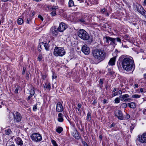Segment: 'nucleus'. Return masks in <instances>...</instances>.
Returning a JSON list of instances; mask_svg holds the SVG:
<instances>
[{"label":"nucleus","instance_id":"e2e57ef3","mask_svg":"<svg viewBox=\"0 0 146 146\" xmlns=\"http://www.w3.org/2000/svg\"><path fill=\"white\" fill-rule=\"evenodd\" d=\"M97 103V101L96 100H94L92 104H96Z\"/></svg>","mask_w":146,"mask_h":146},{"label":"nucleus","instance_id":"dca6fc26","mask_svg":"<svg viewBox=\"0 0 146 146\" xmlns=\"http://www.w3.org/2000/svg\"><path fill=\"white\" fill-rule=\"evenodd\" d=\"M72 135L77 139H78L80 138V136L79 135L78 132L76 129H74L73 130Z\"/></svg>","mask_w":146,"mask_h":146},{"label":"nucleus","instance_id":"13d9d810","mask_svg":"<svg viewBox=\"0 0 146 146\" xmlns=\"http://www.w3.org/2000/svg\"><path fill=\"white\" fill-rule=\"evenodd\" d=\"M77 106L79 108H80L81 107V105L80 104H78L77 105Z\"/></svg>","mask_w":146,"mask_h":146},{"label":"nucleus","instance_id":"de8ad7c7","mask_svg":"<svg viewBox=\"0 0 146 146\" xmlns=\"http://www.w3.org/2000/svg\"><path fill=\"white\" fill-rule=\"evenodd\" d=\"M6 146H15L14 144H12L11 145H9L8 143H7L6 144Z\"/></svg>","mask_w":146,"mask_h":146},{"label":"nucleus","instance_id":"1a4fd4ad","mask_svg":"<svg viewBox=\"0 0 146 146\" xmlns=\"http://www.w3.org/2000/svg\"><path fill=\"white\" fill-rule=\"evenodd\" d=\"M67 28V26L64 23H60L59 25L58 29L59 32H63Z\"/></svg>","mask_w":146,"mask_h":146},{"label":"nucleus","instance_id":"79ce46f5","mask_svg":"<svg viewBox=\"0 0 146 146\" xmlns=\"http://www.w3.org/2000/svg\"><path fill=\"white\" fill-rule=\"evenodd\" d=\"M26 70V68L25 67H23V70L22 71V74H24L25 73Z\"/></svg>","mask_w":146,"mask_h":146},{"label":"nucleus","instance_id":"603ef678","mask_svg":"<svg viewBox=\"0 0 146 146\" xmlns=\"http://www.w3.org/2000/svg\"><path fill=\"white\" fill-rule=\"evenodd\" d=\"M56 78V76L55 74H53V76H52V78L53 79L54 78Z\"/></svg>","mask_w":146,"mask_h":146},{"label":"nucleus","instance_id":"4468645a","mask_svg":"<svg viewBox=\"0 0 146 146\" xmlns=\"http://www.w3.org/2000/svg\"><path fill=\"white\" fill-rule=\"evenodd\" d=\"M129 97V95L127 94L121 95L119 96L120 100L121 101L123 100L124 102H127L130 100V99L128 98Z\"/></svg>","mask_w":146,"mask_h":146},{"label":"nucleus","instance_id":"6e6552de","mask_svg":"<svg viewBox=\"0 0 146 146\" xmlns=\"http://www.w3.org/2000/svg\"><path fill=\"white\" fill-rule=\"evenodd\" d=\"M136 7L137 10L138 12L143 16H146V12L141 5H137Z\"/></svg>","mask_w":146,"mask_h":146},{"label":"nucleus","instance_id":"69168bd1","mask_svg":"<svg viewBox=\"0 0 146 146\" xmlns=\"http://www.w3.org/2000/svg\"><path fill=\"white\" fill-rule=\"evenodd\" d=\"M99 138L101 140H102V135H100Z\"/></svg>","mask_w":146,"mask_h":146},{"label":"nucleus","instance_id":"c9c22d12","mask_svg":"<svg viewBox=\"0 0 146 146\" xmlns=\"http://www.w3.org/2000/svg\"><path fill=\"white\" fill-rule=\"evenodd\" d=\"M79 21L82 23H84L86 21V19L84 18H81L79 19Z\"/></svg>","mask_w":146,"mask_h":146},{"label":"nucleus","instance_id":"37998d69","mask_svg":"<svg viewBox=\"0 0 146 146\" xmlns=\"http://www.w3.org/2000/svg\"><path fill=\"white\" fill-rule=\"evenodd\" d=\"M37 105H35L34 106H33V110L34 111H36V109H37Z\"/></svg>","mask_w":146,"mask_h":146},{"label":"nucleus","instance_id":"aec40b11","mask_svg":"<svg viewBox=\"0 0 146 146\" xmlns=\"http://www.w3.org/2000/svg\"><path fill=\"white\" fill-rule=\"evenodd\" d=\"M42 43L44 47L45 48V49L46 50H49V48L50 46V45L47 43L46 42H45L44 43L43 42H42Z\"/></svg>","mask_w":146,"mask_h":146},{"label":"nucleus","instance_id":"ddd939ff","mask_svg":"<svg viewBox=\"0 0 146 146\" xmlns=\"http://www.w3.org/2000/svg\"><path fill=\"white\" fill-rule=\"evenodd\" d=\"M58 29L55 27H52L50 29V32L53 36H56L58 33Z\"/></svg>","mask_w":146,"mask_h":146},{"label":"nucleus","instance_id":"0eeeda50","mask_svg":"<svg viewBox=\"0 0 146 146\" xmlns=\"http://www.w3.org/2000/svg\"><path fill=\"white\" fill-rule=\"evenodd\" d=\"M138 141L141 143H146V133H144L141 135H138L136 142Z\"/></svg>","mask_w":146,"mask_h":146},{"label":"nucleus","instance_id":"7c9ffc66","mask_svg":"<svg viewBox=\"0 0 146 146\" xmlns=\"http://www.w3.org/2000/svg\"><path fill=\"white\" fill-rule=\"evenodd\" d=\"M121 106L122 108H125L127 107V105L126 103H124L121 105Z\"/></svg>","mask_w":146,"mask_h":146},{"label":"nucleus","instance_id":"9b49d317","mask_svg":"<svg viewBox=\"0 0 146 146\" xmlns=\"http://www.w3.org/2000/svg\"><path fill=\"white\" fill-rule=\"evenodd\" d=\"M82 52L85 54L88 55L90 52L89 48L86 45H84L82 47Z\"/></svg>","mask_w":146,"mask_h":146},{"label":"nucleus","instance_id":"a211bd4d","mask_svg":"<svg viewBox=\"0 0 146 146\" xmlns=\"http://www.w3.org/2000/svg\"><path fill=\"white\" fill-rule=\"evenodd\" d=\"M116 56L113 57L111 58L108 62V64L110 65H114L115 64V61Z\"/></svg>","mask_w":146,"mask_h":146},{"label":"nucleus","instance_id":"72a5a7b5","mask_svg":"<svg viewBox=\"0 0 146 146\" xmlns=\"http://www.w3.org/2000/svg\"><path fill=\"white\" fill-rule=\"evenodd\" d=\"M140 96L138 94H135L132 96V98H139Z\"/></svg>","mask_w":146,"mask_h":146},{"label":"nucleus","instance_id":"49530a36","mask_svg":"<svg viewBox=\"0 0 146 146\" xmlns=\"http://www.w3.org/2000/svg\"><path fill=\"white\" fill-rule=\"evenodd\" d=\"M38 17L40 18L41 20L42 21H43L44 20V19L43 17L40 15H39L38 16Z\"/></svg>","mask_w":146,"mask_h":146},{"label":"nucleus","instance_id":"b1692460","mask_svg":"<svg viewBox=\"0 0 146 146\" xmlns=\"http://www.w3.org/2000/svg\"><path fill=\"white\" fill-rule=\"evenodd\" d=\"M35 92V89L34 88H33V89H31L30 90V94L31 96H33Z\"/></svg>","mask_w":146,"mask_h":146},{"label":"nucleus","instance_id":"20e7f679","mask_svg":"<svg viewBox=\"0 0 146 146\" xmlns=\"http://www.w3.org/2000/svg\"><path fill=\"white\" fill-rule=\"evenodd\" d=\"M78 34L80 38L84 40H88L90 37L88 33L83 29L80 30L78 32Z\"/></svg>","mask_w":146,"mask_h":146},{"label":"nucleus","instance_id":"3c124183","mask_svg":"<svg viewBox=\"0 0 146 146\" xmlns=\"http://www.w3.org/2000/svg\"><path fill=\"white\" fill-rule=\"evenodd\" d=\"M115 124L114 123H113L111 125H110V128L113 127L115 126Z\"/></svg>","mask_w":146,"mask_h":146},{"label":"nucleus","instance_id":"4c0bfd02","mask_svg":"<svg viewBox=\"0 0 146 146\" xmlns=\"http://www.w3.org/2000/svg\"><path fill=\"white\" fill-rule=\"evenodd\" d=\"M51 15L52 16H54L56 14V13L55 11H53L51 13Z\"/></svg>","mask_w":146,"mask_h":146},{"label":"nucleus","instance_id":"8fccbe9b","mask_svg":"<svg viewBox=\"0 0 146 146\" xmlns=\"http://www.w3.org/2000/svg\"><path fill=\"white\" fill-rule=\"evenodd\" d=\"M26 78L27 80H28L29 79V75L28 74H26Z\"/></svg>","mask_w":146,"mask_h":146},{"label":"nucleus","instance_id":"58836bf2","mask_svg":"<svg viewBox=\"0 0 146 146\" xmlns=\"http://www.w3.org/2000/svg\"><path fill=\"white\" fill-rule=\"evenodd\" d=\"M82 143L84 146H89L85 141H82Z\"/></svg>","mask_w":146,"mask_h":146},{"label":"nucleus","instance_id":"c85d7f7f","mask_svg":"<svg viewBox=\"0 0 146 146\" xmlns=\"http://www.w3.org/2000/svg\"><path fill=\"white\" fill-rule=\"evenodd\" d=\"M135 127V125L132 124H131L130 125V131L131 133H132V131L134 129V127Z\"/></svg>","mask_w":146,"mask_h":146},{"label":"nucleus","instance_id":"864d4df0","mask_svg":"<svg viewBox=\"0 0 146 146\" xmlns=\"http://www.w3.org/2000/svg\"><path fill=\"white\" fill-rule=\"evenodd\" d=\"M143 5L144 6L146 5V0H145L143 3Z\"/></svg>","mask_w":146,"mask_h":146},{"label":"nucleus","instance_id":"cd10ccee","mask_svg":"<svg viewBox=\"0 0 146 146\" xmlns=\"http://www.w3.org/2000/svg\"><path fill=\"white\" fill-rule=\"evenodd\" d=\"M87 117V118L86 119L88 121H90L91 120V114L90 113L88 112V113Z\"/></svg>","mask_w":146,"mask_h":146},{"label":"nucleus","instance_id":"423d86ee","mask_svg":"<svg viewBox=\"0 0 146 146\" xmlns=\"http://www.w3.org/2000/svg\"><path fill=\"white\" fill-rule=\"evenodd\" d=\"M104 39L107 43L110 44H116L115 43V38L108 36H105L104 38Z\"/></svg>","mask_w":146,"mask_h":146},{"label":"nucleus","instance_id":"052dcab7","mask_svg":"<svg viewBox=\"0 0 146 146\" xmlns=\"http://www.w3.org/2000/svg\"><path fill=\"white\" fill-rule=\"evenodd\" d=\"M104 14H105L106 15V16L107 17H108L109 15V14L108 12H106L105 13H104Z\"/></svg>","mask_w":146,"mask_h":146},{"label":"nucleus","instance_id":"a18cd8bd","mask_svg":"<svg viewBox=\"0 0 146 146\" xmlns=\"http://www.w3.org/2000/svg\"><path fill=\"white\" fill-rule=\"evenodd\" d=\"M115 41L116 40L117 42H121V40L120 38H115Z\"/></svg>","mask_w":146,"mask_h":146},{"label":"nucleus","instance_id":"680f3d73","mask_svg":"<svg viewBox=\"0 0 146 146\" xmlns=\"http://www.w3.org/2000/svg\"><path fill=\"white\" fill-rule=\"evenodd\" d=\"M31 97H32V96H31V95H30V96H29L28 97V98H27V99L28 100H29L30 99V98H31Z\"/></svg>","mask_w":146,"mask_h":146},{"label":"nucleus","instance_id":"a19ab883","mask_svg":"<svg viewBox=\"0 0 146 146\" xmlns=\"http://www.w3.org/2000/svg\"><path fill=\"white\" fill-rule=\"evenodd\" d=\"M101 13L103 14H104V13L106 12V10L105 8H103L101 10Z\"/></svg>","mask_w":146,"mask_h":146},{"label":"nucleus","instance_id":"473e14b6","mask_svg":"<svg viewBox=\"0 0 146 146\" xmlns=\"http://www.w3.org/2000/svg\"><path fill=\"white\" fill-rule=\"evenodd\" d=\"M51 142L54 146H58V145L56 143L54 140H52Z\"/></svg>","mask_w":146,"mask_h":146},{"label":"nucleus","instance_id":"c03bdc74","mask_svg":"<svg viewBox=\"0 0 146 146\" xmlns=\"http://www.w3.org/2000/svg\"><path fill=\"white\" fill-rule=\"evenodd\" d=\"M130 118V115L129 114H126L125 117V118L126 119H128Z\"/></svg>","mask_w":146,"mask_h":146},{"label":"nucleus","instance_id":"39448f33","mask_svg":"<svg viewBox=\"0 0 146 146\" xmlns=\"http://www.w3.org/2000/svg\"><path fill=\"white\" fill-rule=\"evenodd\" d=\"M31 137L33 141L36 142L40 141L42 139L41 135L40 134L37 133L32 134L31 136Z\"/></svg>","mask_w":146,"mask_h":146},{"label":"nucleus","instance_id":"0e129e2a","mask_svg":"<svg viewBox=\"0 0 146 146\" xmlns=\"http://www.w3.org/2000/svg\"><path fill=\"white\" fill-rule=\"evenodd\" d=\"M134 86H135V88H137L138 87V85L137 84L134 85Z\"/></svg>","mask_w":146,"mask_h":146},{"label":"nucleus","instance_id":"393cba45","mask_svg":"<svg viewBox=\"0 0 146 146\" xmlns=\"http://www.w3.org/2000/svg\"><path fill=\"white\" fill-rule=\"evenodd\" d=\"M74 3L72 0H70L68 2V6L69 7H71L74 5Z\"/></svg>","mask_w":146,"mask_h":146},{"label":"nucleus","instance_id":"4d7b16f0","mask_svg":"<svg viewBox=\"0 0 146 146\" xmlns=\"http://www.w3.org/2000/svg\"><path fill=\"white\" fill-rule=\"evenodd\" d=\"M46 77V75H43L42 77V79L43 80H45Z\"/></svg>","mask_w":146,"mask_h":146},{"label":"nucleus","instance_id":"338daca9","mask_svg":"<svg viewBox=\"0 0 146 146\" xmlns=\"http://www.w3.org/2000/svg\"><path fill=\"white\" fill-rule=\"evenodd\" d=\"M106 102V100L104 99L103 101V103L105 104Z\"/></svg>","mask_w":146,"mask_h":146},{"label":"nucleus","instance_id":"6ab92c4d","mask_svg":"<svg viewBox=\"0 0 146 146\" xmlns=\"http://www.w3.org/2000/svg\"><path fill=\"white\" fill-rule=\"evenodd\" d=\"M63 115L61 113H60L58 114V120L60 122H62L63 121Z\"/></svg>","mask_w":146,"mask_h":146},{"label":"nucleus","instance_id":"bf43d9fd","mask_svg":"<svg viewBox=\"0 0 146 146\" xmlns=\"http://www.w3.org/2000/svg\"><path fill=\"white\" fill-rule=\"evenodd\" d=\"M117 95V93L116 92H114L113 94L112 95V96H115L116 95Z\"/></svg>","mask_w":146,"mask_h":146},{"label":"nucleus","instance_id":"c756f323","mask_svg":"<svg viewBox=\"0 0 146 146\" xmlns=\"http://www.w3.org/2000/svg\"><path fill=\"white\" fill-rule=\"evenodd\" d=\"M99 86L100 87V88H102L103 86L102 84H103V81L102 79H100L99 81Z\"/></svg>","mask_w":146,"mask_h":146},{"label":"nucleus","instance_id":"f8f14e48","mask_svg":"<svg viewBox=\"0 0 146 146\" xmlns=\"http://www.w3.org/2000/svg\"><path fill=\"white\" fill-rule=\"evenodd\" d=\"M115 115L120 120L123 119L122 111L119 110H116L115 112Z\"/></svg>","mask_w":146,"mask_h":146},{"label":"nucleus","instance_id":"09e8293b","mask_svg":"<svg viewBox=\"0 0 146 146\" xmlns=\"http://www.w3.org/2000/svg\"><path fill=\"white\" fill-rule=\"evenodd\" d=\"M140 91L141 92H145V89L144 88H141L140 89Z\"/></svg>","mask_w":146,"mask_h":146},{"label":"nucleus","instance_id":"412c9836","mask_svg":"<svg viewBox=\"0 0 146 146\" xmlns=\"http://www.w3.org/2000/svg\"><path fill=\"white\" fill-rule=\"evenodd\" d=\"M51 88L50 84V83H46L44 86V89L45 90L48 89L49 90Z\"/></svg>","mask_w":146,"mask_h":146},{"label":"nucleus","instance_id":"774afa93","mask_svg":"<svg viewBox=\"0 0 146 146\" xmlns=\"http://www.w3.org/2000/svg\"><path fill=\"white\" fill-rule=\"evenodd\" d=\"M116 91V88H114L113 89V92H115V91Z\"/></svg>","mask_w":146,"mask_h":146},{"label":"nucleus","instance_id":"5fc2aeb1","mask_svg":"<svg viewBox=\"0 0 146 146\" xmlns=\"http://www.w3.org/2000/svg\"><path fill=\"white\" fill-rule=\"evenodd\" d=\"M31 21V19H27V21H26V22L27 23H29Z\"/></svg>","mask_w":146,"mask_h":146},{"label":"nucleus","instance_id":"f03ea898","mask_svg":"<svg viewBox=\"0 0 146 146\" xmlns=\"http://www.w3.org/2000/svg\"><path fill=\"white\" fill-rule=\"evenodd\" d=\"M93 56L96 60L100 62L103 60L106 56V53L103 50L95 49L92 52Z\"/></svg>","mask_w":146,"mask_h":146},{"label":"nucleus","instance_id":"2f4dec72","mask_svg":"<svg viewBox=\"0 0 146 146\" xmlns=\"http://www.w3.org/2000/svg\"><path fill=\"white\" fill-rule=\"evenodd\" d=\"M120 98L119 97V98H116L114 100V101L115 102V103H118L120 102Z\"/></svg>","mask_w":146,"mask_h":146},{"label":"nucleus","instance_id":"bb28decb","mask_svg":"<svg viewBox=\"0 0 146 146\" xmlns=\"http://www.w3.org/2000/svg\"><path fill=\"white\" fill-rule=\"evenodd\" d=\"M5 133L6 135H9L12 133V131L10 129H8L5 130Z\"/></svg>","mask_w":146,"mask_h":146},{"label":"nucleus","instance_id":"f257e3e1","mask_svg":"<svg viewBox=\"0 0 146 146\" xmlns=\"http://www.w3.org/2000/svg\"><path fill=\"white\" fill-rule=\"evenodd\" d=\"M123 58L122 61L121 65L123 69L127 71L133 70L135 65L133 58L131 56H127L126 57L123 56L120 57Z\"/></svg>","mask_w":146,"mask_h":146},{"label":"nucleus","instance_id":"f704fd0d","mask_svg":"<svg viewBox=\"0 0 146 146\" xmlns=\"http://www.w3.org/2000/svg\"><path fill=\"white\" fill-rule=\"evenodd\" d=\"M20 88L19 86H17L14 91L15 93L16 94H17L18 93V91L19 90Z\"/></svg>","mask_w":146,"mask_h":146},{"label":"nucleus","instance_id":"5701e85b","mask_svg":"<svg viewBox=\"0 0 146 146\" xmlns=\"http://www.w3.org/2000/svg\"><path fill=\"white\" fill-rule=\"evenodd\" d=\"M63 130V128L61 127H58L56 129V131L59 133H60Z\"/></svg>","mask_w":146,"mask_h":146},{"label":"nucleus","instance_id":"9d476101","mask_svg":"<svg viewBox=\"0 0 146 146\" xmlns=\"http://www.w3.org/2000/svg\"><path fill=\"white\" fill-rule=\"evenodd\" d=\"M13 115H14L15 123L19 122L21 120V117L20 113L18 112H16L15 114L13 113Z\"/></svg>","mask_w":146,"mask_h":146},{"label":"nucleus","instance_id":"e433bc0d","mask_svg":"<svg viewBox=\"0 0 146 146\" xmlns=\"http://www.w3.org/2000/svg\"><path fill=\"white\" fill-rule=\"evenodd\" d=\"M58 8V7L57 6H55L52 7L51 8V10H52L55 11L56 9H57Z\"/></svg>","mask_w":146,"mask_h":146},{"label":"nucleus","instance_id":"f3484780","mask_svg":"<svg viewBox=\"0 0 146 146\" xmlns=\"http://www.w3.org/2000/svg\"><path fill=\"white\" fill-rule=\"evenodd\" d=\"M15 141L17 144L20 145V146H22L23 144L22 139L19 137H17Z\"/></svg>","mask_w":146,"mask_h":146},{"label":"nucleus","instance_id":"4be33fe9","mask_svg":"<svg viewBox=\"0 0 146 146\" xmlns=\"http://www.w3.org/2000/svg\"><path fill=\"white\" fill-rule=\"evenodd\" d=\"M128 105L129 107L132 108H134L136 107L135 103L134 102L128 103Z\"/></svg>","mask_w":146,"mask_h":146},{"label":"nucleus","instance_id":"6e6d98bb","mask_svg":"<svg viewBox=\"0 0 146 146\" xmlns=\"http://www.w3.org/2000/svg\"><path fill=\"white\" fill-rule=\"evenodd\" d=\"M143 114H146V110H143Z\"/></svg>","mask_w":146,"mask_h":146},{"label":"nucleus","instance_id":"a878e982","mask_svg":"<svg viewBox=\"0 0 146 146\" xmlns=\"http://www.w3.org/2000/svg\"><path fill=\"white\" fill-rule=\"evenodd\" d=\"M23 19L21 18H19L17 20V23L18 24L21 25L23 23Z\"/></svg>","mask_w":146,"mask_h":146},{"label":"nucleus","instance_id":"7ed1b4c3","mask_svg":"<svg viewBox=\"0 0 146 146\" xmlns=\"http://www.w3.org/2000/svg\"><path fill=\"white\" fill-rule=\"evenodd\" d=\"M54 54L56 56H62L65 53V51L64 48L56 46L54 49Z\"/></svg>","mask_w":146,"mask_h":146},{"label":"nucleus","instance_id":"2eb2a0df","mask_svg":"<svg viewBox=\"0 0 146 146\" xmlns=\"http://www.w3.org/2000/svg\"><path fill=\"white\" fill-rule=\"evenodd\" d=\"M63 110L62 106L60 102H58L56 105V111L58 112H62Z\"/></svg>","mask_w":146,"mask_h":146},{"label":"nucleus","instance_id":"ea45409f","mask_svg":"<svg viewBox=\"0 0 146 146\" xmlns=\"http://www.w3.org/2000/svg\"><path fill=\"white\" fill-rule=\"evenodd\" d=\"M42 59V56L41 55H39L38 58V60L39 61H40Z\"/></svg>","mask_w":146,"mask_h":146}]
</instances>
